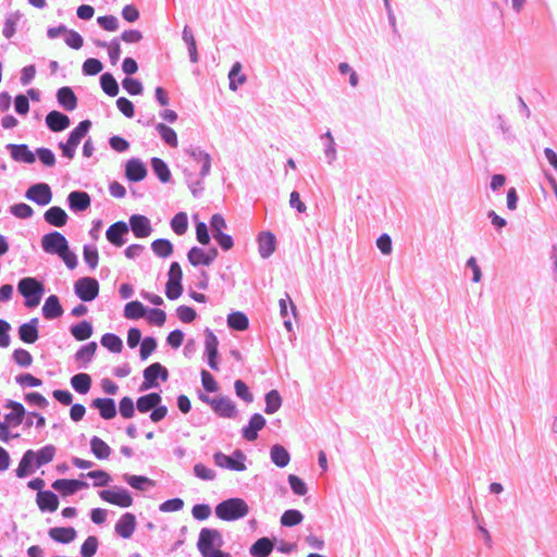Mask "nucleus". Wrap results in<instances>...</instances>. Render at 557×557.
<instances>
[{
  "instance_id": "1",
  "label": "nucleus",
  "mask_w": 557,
  "mask_h": 557,
  "mask_svg": "<svg viewBox=\"0 0 557 557\" xmlns=\"http://www.w3.org/2000/svg\"><path fill=\"white\" fill-rule=\"evenodd\" d=\"M224 541L219 530L210 528L200 530L197 548L202 557H232L230 553L221 550Z\"/></svg>"
},
{
  "instance_id": "2",
  "label": "nucleus",
  "mask_w": 557,
  "mask_h": 557,
  "mask_svg": "<svg viewBox=\"0 0 557 557\" xmlns=\"http://www.w3.org/2000/svg\"><path fill=\"white\" fill-rule=\"evenodd\" d=\"M17 292L24 297V305L34 309L39 306L45 295V284L37 277H22L17 283Z\"/></svg>"
},
{
  "instance_id": "3",
  "label": "nucleus",
  "mask_w": 557,
  "mask_h": 557,
  "mask_svg": "<svg viewBox=\"0 0 557 557\" xmlns=\"http://www.w3.org/2000/svg\"><path fill=\"white\" fill-rule=\"evenodd\" d=\"M214 512L221 520L235 521L248 515L249 506L243 498L232 497L219 503Z\"/></svg>"
},
{
  "instance_id": "4",
  "label": "nucleus",
  "mask_w": 557,
  "mask_h": 557,
  "mask_svg": "<svg viewBox=\"0 0 557 557\" xmlns=\"http://www.w3.org/2000/svg\"><path fill=\"white\" fill-rule=\"evenodd\" d=\"M74 293L82 301H92L99 294V283L91 276L81 277L74 283Z\"/></svg>"
},
{
  "instance_id": "5",
  "label": "nucleus",
  "mask_w": 557,
  "mask_h": 557,
  "mask_svg": "<svg viewBox=\"0 0 557 557\" xmlns=\"http://www.w3.org/2000/svg\"><path fill=\"white\" fill-rule=\"evenodd\" d=\"M213 460L216 466L234 471L246 470L245 460L246 456L240 449H236L232 455H225L222 451H216L213 455Z\"/></svg>"
},
{
  "instance_id": "6",
  "label": "nucleus",
  "mask_w": 557,
  "mask_h": 557,
  "mask_svg": "<svg viewBox=\"0 0 557 557\" xmlns=\"http://www.w3.org/2000/svg\"><path fill=\"white\" fill-rule=\"evenodd\" d=\"M99 496L102 500L122 508H127L133 505L132 494L124 487L114 486L112 488L102 490L99 492Z\"/></svg>"
},
{
  "instance_id": "7",
  "label": "nucleus",
  "mask_w": 557,
  "mask_h": 557,
  "mask_svg": "<svg viewBox=\"0 0 557 557\" xmlns=\"http://www.w3.org/2000/svg\"><path fill=\"white\" fill-rule=\"evenodd\" d=\"M41 248L49 255H61L62 251L67 250L69 242L63 234L58 231H52L41 237Z\"/></svg>"
},
{
  "instance_id": "8",
  "label": "nucleus",
  "mask_w": 557,
  "mask_h": 557,
  "mask_svg": "<svg viewBox=\"0 0 557 557\" xmlns=\"http://www.w3.org/2000/svg\"><path fill=\"white\" fill-rule=\"evenodd\" d=\"M25 197L39 206H47L52 200V190L47 183H35L27 188Z\"/></svg>"
},
{
  "instance_id": "9",
  "label": "nucleus",
  "mask_w": 557,
  "mask_h": 557,
  "mask_svg": "<svg viewBox=\"0 0 557 557\" xmlns=\"http://www.w3.org/2000/svg\"><path fill=\"white\" fill-rule=\"evenodd\" d=\"M219 251L215 247L210 248L208 251L194 246L187 252V258L194 267L207 265L209 267L218 257Z\"/></svg>"
},
{
  "instance_id": "10",
  "label": "nucleus",
  "mask_w": 557,
  "mask_h": 557,
  "mask_svg": "<svg viewBox=\"0 0 557 557\" xmlns=\"http://www.w3.org/2000/svg\"><path fill=\"white\" fill-rule=\"evenodd\" d=\"M205 336H206V339H205V354L208 358V366L214 370V371H218L219 370V362H218V358H219V341H218V337L214 335V333L209 329L207 327L205 330Z\"/></svg>"
},
{
  "instance_id": "11",
  "label": "nucleus",
  "mask_w": 557,
  "mask_h": 557,
  "mask_svg": "<svg viewBox=\"0 0 557 557\" xmlns=\"http://www.w3.org/2000/svg\"><path fill=\"white\" fill-rule=\"evenodd\" d=\"M89 484L83 480L58 479L52 483V488L62 496H71L81 490L88 488Z\"/></svg>"
},
{
  "instance_id": "12",
  "label": "nucleus",
  "mask_w": 557,
  "mask_h": 557,
  "mask_svg": "<svg viewBox=\"0 0 557 557\" xmlns=\"http://www.w3.org/2000/svg\"><path fill=\"white\" fill-rule=\"evenodd\" d=\"M185 153L193 159L196 163L201 164L200 169V178H205L210 174L211 170V157L209 153L203 151L200 147L190 145L188 148H186Z\"/></svg>"
},
{
  "instance_id": "13",
  "label": "nucleus",
  "mask_w": 557,
  "mask_h": 557,
  "mask_svg": "<svg viewBox=\"0 0 557 557\" xmlns=\"http://www.w3.org/2000/svg\"><path fill=\"white\" fill-rule=\"evenodd\" d=\"M128 232V224L124 221H117L108 227L106 237L113 246L122 247L126 243V235Z\"/></svg>"
},
{
  "instance_id": "14",
  "label": "nucleus",
  "mask_w": 557,
  "mask_h": 557,
  "mask_svg": "<svg viewBox=\"0 0 557 557\" xmlns=\"http://www.w3.org/2000/svg\"><path fill=\"white\" fill-rule=\"evenodd\" d=\"M127 224L136 238L148 237L152 232L150 220L143 214H132Z\"/></svg>"
},
{
  "instance_id": "15",
  "label": "nucleus",
  "mask_w": 557,
  "mask_h": 557,
  "mask_svg": "<svg viewBox=\"0 0 557 557\" xmlns=\"http://www.w3.org/2000/svg\"><path fill=\"white\" fill-rule=\"evenodd\" d=\"M5 149L10 152L11 158L16 162L33 164L36 161V154L26 144H8Z\"/></svg>"
},
{
  "instance_id": "16",
  "label": "nucleus",
  "mask_w": 557,
  "mask_h": 557,
  "mask_svg": "<svg viewBox=\"0 0 557 557\" xmlns=\"http://www.w3.org/2000/svg\"><path fill=\"white\" fill-rule=\"evenodd\" d=\"M265 423L267 421L262 414L253 413L248 424L242 429V436L248 442L256 441L258 438V432L265 426Z\"/></svg>"
},
{
  "instance_id": "17",
  "label": "nucleus",
  "mask_w": 557,
  "mask_h": 557,
  "mask_svg": "<svg viewBox=\"0 0 557 557\" xmlns=\"http://www.w3.org/2000/svg\"><path fill=\"white\" fill-rule=\"evenodd\" d=\"M69 208L73 212L86 211L91 205V198L88 193L83 190H73L67 195L66 198Z\"/></svg>"
},
{
  "instance_id": "18",
  "label": "nucleus",
  "mask_w": 557,
  "mask_h": 557,
  "mask_svg": "<svg viewBox=\"0 0 557 557\" xmlns=\"http://www.w3.org/2000/svg\"><path fill=\"white\" fill-rule=\"evenodd\" d=\"M211 409L222 418H235L237 414L236 405L234 401L227 396H219L215 397L214 403L212 404Z\"/></svg>"
},
{
  "instance_id": "19",
  "label": "nucleus",
  "mask_w": 557,
  "mask_h": 557,
  "mask_svg": "<svg viewBox=\"0 0 557 557\" xmlns=\"http://www.w3.org/2000/svg\"><path fill=\"white\" fill-rule=\"evenodd\" d=\"M137 525L136 517L132 512L123 513L114 525L115 533L123 539L132 537Z\"/></svg>"
},
{
  "instance_id": "20",
  "label": "nucleus",
  "mask_w": 557,
  "mask_h": 557,
  "mask_svg": "<svg viewBox=\"0 0 557 557\" xmlns=\"http://www.w3.org/2000/svg\"><path fill=\"white\" fill-rule=\"evenodd\" d=\"M147 173L145 163L138 158H132L125 164V176L129 182H140Z\"/></svg>"
},
{
  "instance_id": "21",
  "label": "nucleus",
  "mask_w": 557,
  "mask_h": 557,
  "mask_svg": "<svg viewBox=\"0 0 557 557\" xmlns=\"http://www.w3.org/2000/svg\"><path fill=\"white\" fill-rule=\"evenodd\" d=\"M45 122L47 127L53 133L62 132L71 124L70 117L58 110L50 111L46 115Z\"/></svg>"
},
{
  "instance_id": "22",
  "label": "nucleus",
  "mask_w": 557,
  "mask_h": 557,
  "mask_svg": "<svg viewBox=\"0 0 557 557\" xmlns=\"http://www.w3.org/2000/svg\"><path fill=\"white\" fill-rule=\"evenodd\" d=\"M36 503L40 511L54 512L59 507V497L52 491H39L36 496Z\"/></svg>"
},
{
  "instance_id": "23",
  "label": "nucleus",
  "mask_w": 557,
  "mask_h": 557,
  "mask_svg": "<svg viewBox=\"0 0 557 557\" xmlns=\"http://www.w3.org/2000/svg\"><path fill=\"white\" fill-rule=\"evenodd\" d=\"M39 320L33 318L28 322L23 323L18 327V337L25 344H34L39 338Z\"/></svg>"
},
{
  "instance_id": "24",
  "label": "nucleus",
  "mask_w": 557,
  "mask_h": 557,
  "mask_svg": "<svg viewBox=\"0 0 557 557\" xmlns=\"http://www.w3.org/2000/svg\"><path fill=\"white\" fill-rule=\"evenodd\" d=\"M91 407L99 411V414L104 420L113 419L116 413V405L113 398H96L91 401Z\"/></svg>"
},
{
  "instance_id": "25",
  "label": "nucleus",
  "mask_w": 557,
  "mask_h": 557,
  "mask_svg": "<svg viewBox=\"0 0 557 557\" xmlns=\"http://www.w3.org/2000/svg\"><path fill=\"white\" fill-rule=\"evenodd\" d=\"M122 480L132 488L139 492H147L156 486V481L145 475L124 473Z\"/></svg>"
},
{
  "instance_id": "26",
  "label": "nucleus",
  "mask_w": 557,
  "mask_h": 557,
  "mask_svg": "<svg viewBox=\"0 0 557 557\" xmlns=\"http://www.w3.org/2000/svg\"><path fill=\"white\" fill-rule=\"evenodd\" d=\"M259 253L268 259L276 249V237L271 232H261L258 236Z\"/></svg>"
},
{
  "instance_id": "27",
  "label": "nucleus",
  "mask_w": 557,
  "mask_h": 557,
  "mask_svg": "<svg viewBox=\"0 0 557 557\" xmlns=\"http://www.w3.org/2000/svg\"><path fill=\"white\" fill-rule=\"evenodd\" d=\"M41 311L44 318L47 320L58 319L64 312L63 307L60 304V299L57 295H50L47 297Z\"/></svg>"
},
{
  "instance_id": "28",
  "label": "nucleus",
  "mask_w": 557,
  "mask_h": 557,
  "mask_svg": "<svg viewBox=\"0 0 557 557\" xmlns=\"http://www.w3.org/2000/svg\"><path fill=\"white\" fill-rule=\"evenodd\" d=\"M48 535L54 542L69 544L76 539L77 532L72 527H54L49 529Z\"/></svg>"
},
{
  "instance_id": "29",
  "label": "nucleus",
  "mask_w": 557,
  "mask_h": 557,
  "mask_svg": "<svg viewBox=\"0 0 557 557\" xmlns=\"http://www.w3.org/2000/svg\"><path fill=\"white\" fill-rule=\"evenodd\" d=\"M44 219L49 225L63 227L67 223L69 215L61 207L53 206L44 213Z\"/></svg>"
},
{
  "instance_id": "30",
  "label": "nucleus",
  "mask_w": 557,
  "mask_h": 557,
  "mask_svg": "<svg viewBox=\"0 0 557 557\" xmlns=\"http://www.w3.org/2000/svg\"><path fill=\"white\" fill-rule=\"evenodd\" d=\"M57 100H58V103L65 111H73L77 107V97L74 94L73 89L69 86H64V87H61L58 89Z\"/></svg>"
},
{
  "instance_id": "31",
  "label": "nucleus",
  "mask_w": 557,
  "mask_h": 557,
  "mask_svg": "<svg viewBox=\"0 0 557 557\" xmlns=\"http://www.w3.org/2000/svg\"><path fill=\"white\" fill-rule=\"evenodd\" d=\"M35 455V450L28 449L24 453L18 467L15 470V474L17 478L23 479L28 475H30L34 472L35 461L33 460V457Z\"/></svg>"
},
{
  "instance_id": "32",
  "label": "nucleus",
  "mask_w": 557,
  "mask_h": 557,
  "mask_svg": "<svg viewBox=\"0 0 557 557\" xmlns=\"http://www.w3.org/2000/svg\"><path fill=\"white\" fill-rule=\"evenodd\" d=\"M98 345L96 342H89L86 345L82 346L75 354V360L77 362H82L78 368H87V364L91 362Z\"/></svg>"
},
{
  "instance_id": "33",
  "label": "nucleus",
  "mask_w": 557,
  "mask_h": 557,
  "mask_svg": "<svg viewBox=\"0 0 557 557\" xmlns=\"http://www.w3.org/2000/svg\"><path fill=\"white\" fill-rule=\"evenodd\" d=\"M161 401L162 397L159 393H149L137 398L136 408L140 413H146Z\"/></svg>"
},
{
  "instance_id": "34",
  "label": "nucleus",
  "mask_w": 557,
  "mask_h": 557,
  "mask_svg": "<svg viewBox=\"0 0 557 557\" xmlns=\"http://www.w3.org/2000/svg\"><path fill=\"white\" fill-rule=\"evenodd\" d=\"M273 550V543L269 537L258 539L249 548L252 557H268Z\"/></svg>"
},
{
  "instance_id": "35",
  "label": "nucleus",
  "mask_w": 557,
  "mask_h": 557,
  "mask_svg": "<svg viewBox=\"0 0 557 557\" xmlns=\"http://www.w3.org/2000/svg\"><path fill=\"white\" fill-rule=\"evenodd\" d=\"M270 457L272 462L278 468H284L289 463L290 455L287 449L280 445L274 444L270 449Z\"/></svg>"
},
{
  "instance_id": "36",
  "label": "nucleus",
  "mask_w": 557,
  "mask_h": 557,
  "mask_svg": "<svg viewBox=\"0 0 557 557\" xmlns=\"http://www.w3.org/2000/svg\"><path fill=\"white\" fill-rule=\"evenodd\" d=\"M92 324L87 320H83L70 327V333L76 341L88 339L92 335Z\"/></svg>"
},
{
  "instance_id": "37",
  "label": "nucleus",
  "mask_w": 557,
  "mask_h": 557,
  "mask_svg": "<svg viewBox=\"0 0 557 557\" xmlns=\"http://www.w3.org/2000/svg\"><path fill=\"white\" fill-rule=\"evenodd\" d=\"M91 127V122L89 120H83L78 123V125L72 129L69 134L67 140L71 143V146H78L82 139L87 135Z\"/></svg>"
},
{
  "instance_id": "38",
  "label": "nucleus",
  "mask_w": 557,
  "mask_h": 557,
  "mask_svg": "<svg viewBox=\"0 0 557 557\" xmlns=\"http://www.w3.org/2000/svg\"><path fill=\"white\" fill-rule=\"evenodd\" d=\"M150 164L154 175L160 180L161 183H169L171 181V171L162 159L153 157L150 161Z\"/></svg>"
},
{
  "instance_id": "39",
  "label": "nucleus",
  "mask_w": 557,
  "mask_h": 557,
  "mask_svg": "<svg viewBox=\"0 0 557 557\" xmlns=\"http://www.w3.org/2000/svg\"><path fill=\"white\" fill-rule=\"evenodd\" d=\"M91 376L87 373H77L71 377V385L75 392L85 395L91 387Z\"/></svg>"
},
{
  "instance_id": "40",
  "label": "nucleus",
  "mask_w": 557,
  "mask_h": 557,
  "mask_svg": "<svg viewBox=\"0 0 557 557\" xmlns=\"http://www.w3.org/2000/svg\"><path fill=\"white\" fill-rule=\"evenodd\" d=\"M227 326L233 331H245L249 326L247 315L242 311H235L227 315Z\"/></svg>"
},
{
  "instance_id": "41",
  "label": "nucleus",
  "mask_w": 557,
  "mask_h": 557,
  "mask_svg": "<svg viewBox=\"0 0 557 557\" xmlns=\"http://www.w3.org/2000/svg\"><path fill=\"white\" fill-rule=\"evenodd\" d=\"M55 455V447L51 444L46 445L35 451L33 460L35 461V467L40 468L47 463H49Z\"/></svg>"
},
{
  "instance_id": "42",
  "label": "nucleus",
  "mask_w": 557,
  "mask_h": 557,
  "mask_svg": "<svg viewBox=\"0 0 557 557\" xmlns=\"http://www.w3.org/2000/svg\"><path fill=\"white\" fill-rule=\"evenodd\" d=\"M90 449L97 459H107L111 455L110 446L98 436H92L90 440Z\"/></svg>"
},
{
  "instance_id": "43",
  "label": "nucleus",
  "mask_w": 557,
  "mask_h": 557,
  "mask_svg": "<svg viewBox=\"0 0 557 557\" xmlns=\"http://www.w3.org/2000/svg\"><path fill=\"white\" fill-rule=\"evenodd\" d=\"M321 140L323 141V146H324L323 150H324L326 161L329 164H332L337 158V152H336V144L334 141V138H333L330 129L326 131V133H324L323 135H321Z\"/></svg>"
},
{
  "instance_id": "44",
  "label": "nucleus",
  "mask_w": 557,
  "mask_h": 557,
  "mask_svg": "<svg viewBox=\"0 0 557 557\" xmlns=\"http://www.w3.org/2000/svg\"><path fill=\"white\" fill-rule=\"evenodd\" d=\"M242 64L235 62L228 72L230 89L233 91L237 90L238 86L245 84L247 81L246 75L242 73Z\"/></svg>"
},
{
  "instance_id": "45",
  "label": "nucleus",
  "mask_w": 557,
  "mask_h": 557,
  "mask_svg": "<svg viewBox=\"0 0 557 557\" xmlns=\"http://www.w3.org/2000/svg\"><path fill=\"white\" fill-rule=\"evenodd\" d=\"M147 307L138 300L129 301L124 307V317L128 320H138L146 313Z\"/></svg>"
},
{
  "instance_id": "46",
  "label": "nucleus",
  "mask_w": 557,
  "mask_h": 557,
  "mask_svg": "<svg viewBox=\"0 0 557 557\" xmlns=\"http://www.w3.org/2000/svg\"><path fill=\"white\" fill-rule=\"evenodd\" d=\"M100 86L101 89L110 97L117 96L120 91L116 79L109 72H106L100 76Z\"/></svg>"
},
{
  "instance_id": "47",
  "label": "nucleus",
  "mask_w": 557,
  "mask_h": 557,
  "mask_svg": "<svg viewBox=\"0 0 557 557\" xmlns=\"http://www.w3.org/2000/svg\"><path fill=\"white\" fill-rule=\"evenodd\" d=\"M143 375H144V382L139 386L140 392L159 387V382H158L159 379H158V374H157L156 370L153 369V363H151L147 368H145Z\"/></svg>"
},
{
  "instance_id": "48",
  "label": "nucleus",
  "mask_w": 557,
  "mask_h": 557,
  "mask_svg": "<svg viewBox=\"0 0 557 557\" xmlns=\"http://www.w3.org/2000/svg\"><path fill=\"white\" fill-rule=\"evenodd\" d=\"M22 17L23 14L20 11L11 12L10 14H8L2 30V34L7 39H11L14 36L16 32V25Z\"/></svg>"
},
{
  "instance_id": "49",
  "label": "nucleus",
  "mask_w": 557,
  "mask_h": 557,
  "mask_svg": "<svg viewBox=\"0 0 557 557\" xmlns=\"http://www.w3.org/2000/svg\"><path fill=\"white\" fill-rule=\"evenodd\" d=\"M264 412L267 414H272L276 412L282 406V397L276 389H271L270 392H268L264 396Z\"/></svg>"
},
{
  "instance_id": "50",
  "label": "nucleus",
  "mask_w": 557,
  "mask_h": 557,
  "mask_svg": "<svg viewBox=\"0 0 557 557\" xmlns=\"http://www.w3.org/2000/svg\"><path fill=\"white\" fill-rule=\"evenodd\" d=\"M152 251L161 258H168L173 253V244L165 238H159L151 244Z\"/></svg>"
},
{
  "instance_id": "51",
  "label": "nucleus",
  "mask_w": 557,
  "mask_h": 557,
  "mask_svg": "<svg viewBox=\"0 0 557 557\" xmlns=\"http://www.w3.org/2000/svg\"><path fill=\"white\" fill-rule=\"evenodd\" d=\"M156 129L166 145H169L170 147H177V135L172 127L163 123H158L156 125Z\"/></svg>"
},
{
  "instance_id": "52",
  "label": "nucleus",
  "mask_w": 557,
  "mask_h": 557,
  "mask_svg": "<svg viewBox=\"0 0 557 557\" xmlns=\"http://www.w3.org/2000/svg\"><path fill=\"white\" fill-rule=\"evenodd\" d=\"M286 297H287V299H280L278 305H280V313H281L282 318L284 319V326L286 327V330L288 332H290L293 330V324L288 317V306L290 307V310L294 315L296 314V306L294 305V302L292 301V299L289 298L288 295H286Z\"/></svg>"
},
{
  "instance_id": "53",
  "label": "nucleus",
  "mask_w": 557,
  "mask_h": 557,
  "mask_svg": "<svg viewBox=\"0 0 557 557\" xmlns=\"http://www.w3.org/2000/svg\"><path fill=\"white\" fill-rule=\"evenodd\" d=\"M100 343L111 352H121L123 349L122 339L114 333H106L101 336Z\"/></svg>"
},
{
  "instance_id": "54",
  "label": "nucleus",
  "mask_w": 557,
  "mask_h": 557,
  "mask_svg": "<svg viewBox=\"0 0 557 557\" xmlns=\"http://www.w3.org/2000/svg\"><path fill=\"white\" fill-rule=\"evenodd\" d=\"M82 476H86L94 480V486L103 487L108 486L112 481L111 475L101 469L89 471L86 474H81Z\"/></svg>"
},
{
  "instance_id": "55",
  "label": "nucleus",
  "mask_w": 557,
  "mask_h": 557,
  "mask_svg": "<svg viewBox=\"0 0 557 557\" xmlns=\"http://www.w3.org/2000/svg\"><path fill=\"white\" fill-rule=\"evenodd\" d=\"M170 224L175 234L183 235L188 228V216L185 212H178L172 218Z\"/></svg>"
},
{
  "instance_id": "56",
  "label": "nucleus",
  "mask_w": 557,
  "mask_h": 557,
  "mask_svg": "<svg viewBox=\"0 0 557 557\" xmlns=\"http://www.w3.org/2000/svg\"><path fill=\"white\" fill-rule=\"evenodd\" d=\"M304 520V515L297 509H287L281 516V524L284 527H295Z\"/></svg>"
},
{
  "instance_id": "57",
  "label": "nucleus",
  "mask_w": 557,
  "mask_h": 557,
  "mask_svg": "<svg viewBox=\"0 0 557 557\" xmlns=\"http://www.w3.org/2000/svg\"><path fill=\"white\" fill-rule=\"evenodd\" d=\"M103 69V64L96 58H88L84 61L82 72L84 75L94 76L99 74Z\"/></svg>"
},
{
  "instance_id": "58",
  "label": "nucleus",
  "mask_w": 557,
  "mask_h": 557,
  "mask_svg": "<svg viewBox=\"0 0 557 557\" xmlns=\"http://www.w3.org/2000/svg\"><path fill=\"white\" fill-rule=\"evenodd\" d=\"M145 315L150 324L162 326L166 321V313L159 308H148Z\"/></svg>"
},
{
  "instance_id": "59",
  "label": "nucleus",
  "mask_w": 557,
  "mask_h": 557,
  "mask_svg": "<svg viewBox=\"0 0 557 557\" xmlns=\"http://www.w3.org/2000/svg\"><path fill=\"white\" fill-rule=\"evenodd\" d=\"M83 258L91 270L96 269L99 260L97 247L92 245H85L83 248Z\"/></svg>"
},
{
  "instance_id": "60",
  "label": "nucleus",
  "mask_w": 557,
  "mask_h": 557,
  "mask_svg": "<svg viewBox=\"0 0 557 557\" xmlns=\"http://www.w3.org/2000/svg\"><path fill=\"white\" fill-rule=\"evenodd\" d=\"M99 541L95 535L88 536L81 546L82 557H92L97 553Z\"/></svg>"
},
{
  "instance_id": "61",
  "label": "nucleus",
  "mask_w": 557,
  "mask_h": 557,
  "mask_svg": "<svg viewBox=\"0 0 557 557\" xmlns=\"http://www.w3.org/2000/svg\"><path fill=\"white\" fill-rule=\"evenodd\" d=\"M12 358L16 364L22 368H28L33 363V356L30 352L23 348H17L13 351Z\"/></svg>"
},
{
  "instance_id": "62",
  "label": "nucleus",
  "mask_w": 557,
  "mask_h": 557,
  "mask_svg": "<svg viewBox=\"0 0 557 557\" xmlns=\"http://www.w3.org/2000/svg\"><path fill=\"white\" fill-rule=\"evenodd\" d=\"M158 347V342L152 336H147L143 339L139 356L141 360H146Z\"/></svg>"
},
{
  "instance_id": "63",
  "label": "nucleus",
  "mask_w": 557,
  "mask_h": 557,
  "mask_svg": "<svg viewBox=\"0 0 557 557\" xmlns=\"http://www.w3.org/2000/svg\"><path fill=\"white\" fill-rule=\"evenodd\" d=\"M15 382L21 387H38L42 385V381L30 373H21L15 376Z\"/></svg>"
},
{
  "instance_id": "64",
  "label": "nucleus",
  "mask_w": 557,
  "mask_h": 557,
  "mask_svg": "<svg viewBox=\"0 0 557 557\" xmlns=\"http://www.w3.org/2000/svg\"><path fill=\"white\" fill-rule=\"evenodd\" d=\"M10 212L18 219H29L34 215L33 208L24 202L15 203L10 207Z\"/></svg>"
}]
</instances>
